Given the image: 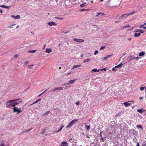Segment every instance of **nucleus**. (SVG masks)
<instances>
[{"label":"nucleus","instance_id":"16","mask_svg":"<svg viewBox=\"0 0 146 146\" xmlns=\"http://www.w3.org/2000/svg\"><path fill=\"white\" fill-rule=\"evenodd\" d=\"M64 127V125H61L59 129L57 131H56V132H59Z\"/></svg>","mask_w":146,"mask_h":146},{"label":"nucleus","instance_id":"12","mask_svg":"<svg viewBox=\"0 0 146 146\" xmlns=\"http://www.w3.org/2000/svg\"><path fill=\"white\" fill-rule=\"evenodd\" d=\"M52 52V49L51 48H46V49L45 52L47 53H49Z\"/></svg>","mask_w":146,"mask_h":146},{"label":"nucleus","instance_id":"40","mask_svg":"<svg viewBox=\"0 0 146 146\" xmlns=\"http://www.w3.org/2000/svg\"><path fill=\"white\" fill-rule=\"evenodd\" d=\"M97 14H98V15L102 14V15H105V14L104 13H98Z\"/></svg>","mask_w":146,"mask_h":146},{"label":"nucleus","instance_id":"47","mask_svg":"<svg viewBox=\"0 0 146 146\" xmlns=\"http://www.w3.org/2000/svg\"><path fill=\"white\" fill-rule=\"evenodd\" d=\"M47 89H46V90L45 91H44L43 92H42V94H40L39 95V96H40L42 94H43L44 93V92H45L47 90Z\"/></svg>","mask_w":146,"mask_h":146},{"label":"nucleus","instance_id":"62","mask_svg":"<svg viewBox=\"0 0 146 146\" xmlns=\"http://www.w3.org/2000/svg\"><path fill=\"white\" fill-rule=\"evenodd\" d=\"M145 94H146V87H145Z\"/></svg>","mask_w":146,"mask_h":146},{"label":"nucleus","instance_id":"58","mask_svg":"<svg viewBox=\"0 0 146 146\" xmlns=\"http://www.w3.org/2000/svg\"><path fill=\"white\" fill-rule=\"evenodd\" d=\"M25 64H27L28 63V62L26 61V62H25Z\"/></svg>","mask_w":146,"mask_h":146},{"label":"nucleus","instance_id":"39","mask_svg":"<svg viewBox=\"0 0 146 146\" xmlns=\"http://www.w3.org/2000/svg\"><path fill=\"white\" fill-rule=\"evenodd\" d=\"M100 71H102V70H104L106 71V68H104L103 69H99Z\"/></svg>","mask_w":146,"mask_h":146},{"label":"nucleus","instance_id":"31","mask_svg":"<svg viewBox=\"0 0 146 146\" xmlns=\"http://www.w3.org/2000/svg\"><path fill=\"white\" fill-rule=\"evenodd\" d=\"M80 65H74L73 66V67L72 68V69H74V68H77L80 67Z\"/></svg>","mask_w":146,"mask_h":146},{"label":"nucleus","instance_id":"52","mask_svg":"<svg viewBox=\"0 0 146 146\" xmlns=\"http://www.w3.org/2000/svg\"><path fill=\"white\" fill-rule=\"evenodd\" d=\"M37 103V102H36V101H35V102L34 103H33L32 104H31V105H33V104H34L36 103Z\"/></svg>","mask_w":146,"mask_h":146},{"label":"nucleus","instance_id":"24","mask_svg":"<svg viewBox=\"0 0 146 146\" xmlns=\"http://www.w3.org/2000/svg\"><path fill=\"white\" fill-rule=\"evenodd\" d=\"M1 7L7 9H9L10 7L8 6H6L5 5H1L0 6Z\"/></svg>","mask_w":146,"mask_h":146},{"label":"nucleus","instance_id":"63","mask_svg":"<svg viewBox=\"0 0 146 146\" xmlns=\"http://www.w3.org/2000/svg\"><path fill=\"white\" fill-rule=\"evenodd\" d=\"M100 1H101V2H103L104 1V0H100Z\"/></svg>","mask_w":146,"mask_h":146},{"label":"nucleus","instance_id":"44","mask_svg":"<svg viewBox=\"0 0 146 146\" xmlns=\"http://www.w3.org/2000/svg\"><path fill=\"white\" fill-rule=\"evenodd\" d=\"M98 50H96L94 54V55H96L98 53Z\"/></svg>","mask_w":146,"mask_h":146},{"label":"nucleus","instance_id":"10","mask_svg":"<svg viewBox=\"0 0 146 146\" xmlns=\"http://www.w3.org/2000/svg\"><path fill=\"white\" fill-rule=\"evenodd\" d=\"M129 102H125L123 103V104L124 106L126 107H128V106L131 105V103H129Z\"/></svg>","mask_w":146,"mask_h":146},{"label":"nucleus","instance_id":"57","mask_svg":"<svg viewBox=\"0 0 146 146\" xmlns=\"http://www.w3.org/2000/svg\"><path fill=\"white\" fill-rule=\"evenodd\" d=\"M3 12V10L2 9H0V13H2Z\"/></svg>","mask_w":146,"mask_h":146},{"label":"nucleus","instance_id":"4","mask_svg":"<svg viewBox=\"0 0 146 146\" xmlns=\"http://www.w3.org/2000/svg\"><path fill=\"white\" fill-rule=\"evenodd\" d=\"M0 146H9L8 143L6 141H0Z\"/></svg>","mask_w":146,"mask_h":146},{"label":"nucleus","instance_id":"64","mask_svg":"<svg viewBox=\"0 0 146 146\" xmlns=\"http://www.w3.org/2000/svg\"><path fill=\"white\" fill-rule=\"evenodd\" d=\"M19 27V26L18 25H17V27H16V28H18V27Z\"/></svg>","mask_w":146,"mask_h":146},{"label":"nucleus","instance_id":"19","mask_svg":"<svg viewBox=\"0 0 146 146\" xmlns=\"http://www.w3.org/2000/svg\"><path fill=\"white\" fill-rule=\"evenodd\" d=\"M85 128H86V129L88 130V131H89L90 130V125H86L85 126Z\"/></svg>","mask_w":146,"mask_h":146},{"label":"nucleus","instance_id":"17","mask_svg":"<svg viewBox=\"0 0 146 146\" xmlns=\"http://www.w3.org/2000/svg\"><path fill=\"white\" fill-rule=\"evenodd\" d=\"M50 113V111H47L44 114H42V115L44 116H46L48 115Z\"/></svg>","mask_w":146,"mask_h":146},{"label":"nucleus","instance_id":"20","mask_svg":"<svg viewBox=\"0 0 146 146\" xmlns=\"http://www.w3.org/2000/svg\"><path fill=\"white\" fill-rule=\"evenodd\" d=\"M100 71L99 69V70H97L96 68H94L91 71V72H99Z\"/></svg>","mask_w":146,"mask_h":146},{"label":"nucleus","instance_id":"56","mask_svg":"<svg viewBox=\"0 0 146 146\" xmlns=\"http://www.w3.org/2000/svg\"><path fill=\"white\" fill-rule=\"evenodd\" d=\"M79 102H76V103L77 104V105H79Z\"/></svg>","mask_w":146,"mask_h":146},{"label":"nucleus","instance_id":"41","mask_svg":"<svg viewBox=\"0 0 146 146\" xmlns=\"http://www.w3.org/2000/svg\"><path fill=\"white\" fill-rule=\"evenodd\" d=\"M137 58H133V59H131L130 60V61L131 62H132V61H133V60H135Z\"/></svg>","mask_w":146,"mask_h":146},{"label":"nucleus","instance_id":"49","mask_svg":"<svg viewBox=\"0 0 146 146\" xmlns=\"http://www.w3.org/2000/svg\"><path fill=\"white\" fill-rule=\"evenodd\" d=\"M88 10H89V9H81L80 11H86Z\"/></svg>","mask_w":146,"mask_h":146},{"label":"nucleus","instance_id":"9","mask_svg":"<svg viewBox=\"0 0 146 146\" xmlns=\"http://www.w3.org/2000/svg\"><path fill=\"white\" fill-rule=\"evenodd\" d=\"M73 40L74 41L78 42H81L84 41V40L81 39L73 38Z\"/></svg>","mask_w":146,"mask_h":146},{"label":"nucleus","instance_id":"14","mask_svg":"<svg viewBox=\"0 0 146 146\" xmlns=\"http://www.w3.org/2000/svg\"><path fill=\"white\" fill-rule=\"evenodd\" d=\"M76 79L70 80L69 82L68 83V84H72L74 82H75L76 81Z\"/></svg>","mask_w":146,"mask_h":146},{"label":"nucleus","instance_id":"45","mask_svg":"<svg viewBox=\"0 0 146 146\" xmlns=\"http://www.w3.org/2000/svg\"><path fill=\"white\" fill-rule=\"evenodd\" d=\"M15 24H14L13 25H11L10 26H9L8 27L9 28H11L13 27V25H15Z\"/></svg>","mask_w":146,"mask_h":146},{"label":"nucleus","instance_id":"28","mask_svg":"<svg viewBox=\"0 0 146 146\" xmlns=\"http://www.w3.org/2000/svg\"><path fill=\"white\" fill-rule=\"evenodd\" d=\"M143 110L142 109H140L137 110V111L140 113H142L143 112Z\"/></svg>","mask_w":146,"mask_h":146},{"label":"nucleus","instance_id":"7","mask_svg":"<svg viewBox=\"0 0 146 146\" xmlns=\"http://www.w3.org/2000/svg\"><path fill=\"white\" fill-rule=\"evenodd\" d=\"M135 68H134L135 70H140L142 68V66L141 64H136L135 66Z\"/></svg>","mask_w":146,"mask_h":146},{"label":"nucleus","instance_id":"46","mask_svg":"<svg viewBox=\"0 0 146 146\" xmlns=\"http://www.w3.org/2000/svg\"><path fill=\"white\" fill-rule=\"evenodd\" d=\"M18 56L17 54H15L14 55V57L15 58H17L18 57Z\"/></svg>","mask_w":146,"mask_h":146},{"label":"nucleus","instance_id":"48","mask_svg":"<svg viewBox=\"0 0 146 146\" xmlns=\"http://www.w3.org/2000/svg\"><path fill=\"white\" fill-rule=\"evenodd\" d=\"M72 73L71 72H69V73H68L67 74H66V76H68L69 74H71Z\"/></svg>","mask_w":146,"mask_h":146},{"label":"nucleus","instance_id":"11","mask_svg":"<svg viewBox=\"0 0 146 146\" xmlns=\"http://www.w3.org/2000/svg\"><path fill=\"white\" fill-rule=\"evenodd\" d=\"M11 17L15 19H19L20 18V16L19 15L17 16L11 15Z\"/></svg>","mask_w":146,"mask_h":146},{"label":"nucleus","instance_id":"8","mask_svg":"<svg viewBox=\"0 0 146 146\" xmlns=\"http://www.w3.org/2000/svg\"><path fill=\"white\" fill-rule=\"evenodd\" d=\"M48 24L50 26H56V23L53 21L48 22Z\"/></svg>","mask_w":146,"mask_h":146},{"label":"nucleus","instance_id":"23","mask_svg":"<svg viewBox=\"0 0 146 146\" xmlns=\"http://www.w3.org/2000/svg\"><path fill=\"white\" fill-rule=\"evenodd\" d=\"M106 137H103L102 138H101L100 139V141L101 142L102 141V142H103L105 140V139H106Z\"/></svg>","mask_w":146,"mask_h":146},{"label":"nucleus","instance_id":"25","mask_svg":"<svg viewBox=\"0 0 146 146\" xmlns=\"http://www.w3.org/2000/svg\"><path fill=\"white\" fill-rule=\"evenodd\" d=\"M109 4H110V2H109V0L108 1H106L105 3V5L106 6L108 7V6H109Z\"/></svg>","mask_w":146,"mask_h":146},{"label":"nucleus","instance_id":"15","mask_svg":"<svg viewBox=\"0 0 146 146\" xmlns=\"http://www.w3.org/2000/svg\"><path fill=\"white\" fill-rule=\"evenodd\" d=\"M64 87H56V90H63Z\"/></svg>","mask_w":146,"mask_h":146},{"label":"nucleus","instance_id":"2","mask_svg":"<svg viewBox=\"0 0 146 146\" xmlns=\"http://www.w3.org/2000/svg\"><path fill=\"white\" fill-rule=\"evenodd\" d=\"M78 121V119H74L72 121H71L70 123H69L68 125L66 127L67 128H68L71 126L72 125H74L75 124V122H76Z\"/></svg>","mask_w":146,"mask_h":146},{"label":"nucleus","instance_id":"21","mask_svg":"<svg viewBox=\"0 0 146 146\" xmlns=\"http://www.w3.org/2000/svg\"><path fill=\"white\" fill-rule=\"evenodd\" d=\"M111 55H108L106 57H104L103 58V60H104L105 61L107 60L108 58L111 57Z\"/></svg>","mask_w":146,"mask_h":146},{"label":"nucleus","instance_id":"61","mask_svg":"<svg viewBox=\"0 0 146 146\" xmlns=\"http://www.w3.org/2000/svg\"><path fill=\"white\" fill-rule=\"evenodd\" d=\"M143 97H140L139 99L140 100H141V99H143Z\"/></svg>","mask_w":146,"mask_h":146},{"label":"nucleus","instance_id":"22","mask_svg":"<svg viewBox=\"0 0 146 146\" xmlns=\"http://www.w3.org/2000/svg\"><path fill=\"white\" fill-rule=\"evenodd\" d=\"M140 34L141 33H135L134 34V36L135 37L139 36H140Z\"/></svg>","mask_w":146,"mask_h":146},{"label":"nucleus","instance_id":"43","mask_svg":"<svg viewBox=\"0 0 146 146\" xmlns=\"http://www.w3.org/2000/svg\"><path fill=\"white\" fill-rule=\"evenodd\" d=\"M33 64H32V65H30L28 66V68L31 69V68L32 67H33Z\"/></svg>","mask_w":146,"mask_h":146},{"label":"nucleus","instance_id":"53","mask_svg":"<svg viewBox=\"0 0 146 146\" xmlns=\"http://www.w3.org/2000/svg\"><path fill=\"white\" fill-rule=\"evenodd\" d=\"M56 90V88H55L54 89L52 90V91L54 92V91H55Z\"/></svg>","mask_w":146,"mask_h":146},{"label":"nucleus","instance_id":"30","mask_svg":"<svg viewBox=\"0 0 146 146\" xmlns=\"http://www.w3.org/2000/svg\"><path fill=\"white\" fill-rule=\"evenodd\" d=\"M36 50H30V51H29L28 52L34 53L35 52H36Z\"/></svg>","mask_w":146,"mask_h":146},{"label":"nucleus","instance_id":"59","mask_svg":"<svg viewBox=\"0 0 146 146\" xmlns=\"http://www.w3.org/2000/svg\"><path fill=\"white\" fill-rule=\"evenodd\" d=\"M131 40V38H130L129 39H128V40L129 41H130Z\"/></svg>","mask_w":146,"mask_h":146},{"label":"nucleus","instance_id":"3","mask_svg":"<svg viewBox=\"0 0 146 146\" xmlns=\"http://www.w3.org/2000/svg\"><path fill=\"white\" fill-rule=\"evenodd\" d=\"M13 101H15V102H13L15 106L16 105H18L20 103H22L23 102V101L21 99L19 98L17 99L13 100Z\"/></svg>","mask_w":146,"mask_h":146},{"label":"nucleus","instance_id":"29","mask_svg":"<svg viewBox=\"0 0 146 146\" xmlns=\"http://www.w3.org/2000/svg\"><path fill=\"white\" fill-rule=\"evenodd\" d=\"M55 19H59L61 20H63L64 19V18L62 17H56L55 18Z\"/></svg>","mask_w":146,"mask_h":146},{"label":"nucleus","instance_id":"33","mask_svg":"<svg viewBox=\"0 0 146 146\" xmlns=\"http://www.w3.org/2000/svg\"><path fill=\"white\" fill-rule=\"evenodd\" d=\"M32 129H33V128H32L31 127V128L29 129H28V130H27L26 131H24V132H23V133H25V132H26L29 131H31V130H32Z\"/></svg>","mask_w":146,"mask_h":146},{"label":"nucleus","instance_id":"32","mask_svg":"<svg viewBox=\"0 0 146 146\" xmlns=\"http://www.w3.org/2000/svg\"><path fill=\"white\" fill-rule=\"evenodd\" d=\"M145 88V87H140V90L143 91Z\"/></svg>","mask_w":146,"mask_h":146},{"label":"nucleus","instance_id":"55","mask_svg":"<svg viewBox=\"0 0 146 146\" xmlns=\"http://www.w3.org/2000/svg\"><path fill=\"white\" fill-rule=\"evenodd\" d=\"M128 102H133V103H135V102L134 101H133V100L131 101H128Z\"/></svg>","mask_w":146,"mask_h":146},{"label":"nucleus","instance_id":"13","mask_svg":"<svg viewBox=\"0 0 146 146\" xmlns=\"http://www.w3.org/2000/svg\"><path fill=\"white\" fill-rule=\"evenodd\" d=\"M61 145H62V146H68V143L65 141H62V142Z\"/></svg>","mask_w":146,"mask_h":146},{"label":"nucleus","instance_id":"50","mask_svg":"<svg viewBox=\"0 0 146 146\" xmlns=\"http://www.w3.org/2000/svg\"><path fill=\"white\" fill-rule=\"evenodd\" d=\"M101 133H102V132H100V136L101 137V138H102V137H102V135Z\"/></svg>","mask_w":146,"mask_h":146},{"label":"nucleus","instance_id":"18","mask_svg":"<svg viewBox=\"0 0 146 146\" xmlns=\"http://www.w3.org/2000/svg\"><path fill=\"white\" fill-rule=\"evenodd\" d=\"M135 32H139V33H143V30H139V29H138L135 31Z\"/></svg>","mask_w":146,"mask_h":146},{"label":"nucleus","instance_id":"6","mask_svg":"<svg viewBox=\"0 0 146 146\" xmlns=\"http://www.w3.org/2000/svg\"><path fill=\"white\" fill-rule=\"evenodd\" d=\"M122 65V64H118V65L113 68L112 70L113 71H116L117 70L121 67Z\"/></svg>","mask_w":146,"mask_h":146},{"label":"nucleus","instance_id":"35","mask_svg":"<svg viewBox=\"0 0 146 146\" xmlns=\"http://www.w3.org/2000/svg\"><path fill=\"white\" fill-rule=\"evenodd\" d=\"M137 128H140L141 129H143L142 126L141 125H137Z\"/></svg>","mask_w":146,"mask_h":146},{"label":"nucleus","instance_id":"26","mask_svg":"<svg viewBox=\"0 0 146 146\" xmlns=\"http://www.w3.org/2000/svg\"><path fill=\"white\" fill-rule=\"evenodd\" d=\"M145 52H140L139 54V56H143L145 54Z\"/></svg>","mask_w":146,"mask_h":146},{"label":"nucleus","instance_id":"34","mask_svg":"<svg viewBox=\"0 0 146 146\" xmlns=\"http://www.w3.org/2000/svg\"><path fill=\"white\" fill-rule=\"evenodd\" d=\"M86 4V3H84L82 4H81L80 5L81 7H84Z\"/></svg>","mask_w":146,"mask_h":146},{"label":"nucleus","instance_id":"54","mask_svg":"<svg viewBox=\"0 0 146 146\" xmlns=\"http://www.w3.org/2000/svg\"><path fill=\"white\" fill-rule=\"evenodd\" d=\"M136 146H139V143L138 142H137Z\"/></svg>","mask_w":146,"mask_h":146},{"label":"nucleus","instance_id":"37","mask_svg":"<svg viewBox=\"0 0 146 146\" xmlns=\"http://www.w3.org/2000/svg\"><path fill=\"white\" fill-rule=\"evenodd\" d=\"M90 59H89V58H88V59H86V60H85L84 61V62H84V63H85V62H88V61H90Z\"/></svg>","mask_w":146,"mask_h":146},{"label":"nucleus","instance_id":"51","mask_svg":"<svg viewBox=\"0 0 146 146\" xmlns=\"http://www.w3.org/2000/svg\"><path fill=\"white\" fill-rule=\"evenodd\" d=\"M41 100V99H39L38 100H36V102H39V101H40Z\"/></svg>","mask_w":146,"mask_h":146},{"label":"nucleus","instance_id":"5","mask_svg":"<svg viewBox=\"0 0 146 146\" xmlns=\"http://www.w3.org/2000/svg\"><path fill=\"white\" fill-rule=\"evenodd\" d=\"M135 12V11H134L131 13H128L124 14V15H121V16L119 17V18H122L123 17H124L125 18H126L128 17V16L132 15Z\"/></svg>","mask_w":146,"mask_h":146},{"label":"nucleus","instance_id":"36","mask_svg":"<svg viewBox=\"0 0 146 146\" xmlns=\"http://www.w3.org/2000/svg\"><path fill=\"white\" fill-rule=\"evenodd\" d=\"M142 146H146V142L145 141H144L142 143Z\"/></svg>","mask_w":146,"mask_h":146},{"label":"nucleus","instance_id":"27","mask_svg":"<svg viewBox=\"0 0 146 146\" xmlns=\"http://www.w3.org/2000/svg\"><path fill=\"white\" fill-rule=\"evenodd\" d=\"M145 25H144V24L143 25H141V26H140L139 27L141 28H144L145 29H146V27H145Z\"/></svg>","mask_w":146,"mask_h":146},{"label":"nucleus","instance_id":"38","mask_svg":"<svg viewBox=\"0 0 146 146\" xmlns=\"http://www.w3.org/2000/svg\"><path fill=\"white\" fill-rule=\"evenodd\" d=\"M130 27V26H129V25H125V26H123V29H124V28H125L128 27Z\"/></svg>","mask_w":146,"mask_h":146},{"label":"nucleus","instance_id":"1","mask_svg":"<svg viewBox=\"0 0 146 146\" xmlns=\"http://www.w3.org/2000/svg\"><path fill=\"white\" fill-rule=\"evenodd\" d=\"M15 101L13 100H10L7 101L6 102V107L7 108H11L13 107H15L13 103V102ZM13 112L14 113L17 112V114H19L22 112V110L20 108H18L17 107H14L13 108Z\"/></svg>","mask_w":146,"mask_h":146},{"label":"nucleus","instance_id":"42","mask_svg":"<svg viewBox=\"0 0 146 146\" xmlns=\"http://www.w3.org/2000/svg\"><path fill=\"white\" fill-rule=\"evenodd\" d=\"M105 48V46H102L100 47V50H102L104 49Z\"/></svg>","mask_w":146,"mask_h":146},{"label":"nucleus","instance_id":"60","mask_svg":"<svg viewBox=\"0 0 146 146\" xmlns=\"http://www.w3.org/2000/svg\"><path fill=\"white\" fill-rule=\"evenodd\" d=\"M86 137L87 138H90V137H89L88 136V135H86Z\"/></svg>","mask_w":146,"mask_h":146}]
</instances>
